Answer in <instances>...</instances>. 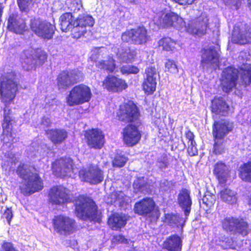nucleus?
Wrapping results in <instances>:
<instances>
[{
    "label": "nucleus",
    "mask_w": 251,
    "mask_h": 251,
    "mask_svg": "<svg viewBox=\"0 0 251 251\" xmlns=\"http://www.w3.org/2000/svg\"><path fill=\"white\" fill-rule=\"evenodd\" d=\"M46 135L54 144H60L67 137V132L63 129H50L46 131Z\"/></svg>",
    "instance_id": "c756f323"
},
{
    "label": "nucleus",
    "mask_w": 251,
    "mask_h": 251,
    "mask_svg": "<svg viewBox=\"0 0 251 251\" xmlns=\"http://www.w3.org/2000/svg\"><path fill=\"white\" fill-rule=\"evenodd\" d=\"M226 5L231 8L237 9L241 5V0H223Z\"/></svg>",
    "instance_id": "8fccbe9b"
},
{
    "label": "nucleus",
    "mask_w": 251,
    "mask_h": 251,
    "mask_svg": "<svg viewBox=\"0 0 251 251\" xmlns=\"http://www.w3.org/2000/svg\"><path fill=\"white\" fill-rule=\"evenodd\" d=\"M49 195L50 202L52 204L61 205L72 200L70 191L61 186L51 188Z\"/></svg>",
    "instance_id": "2eb2a0df"
},
{
    "label": "nucleus",
    "mask_w": 251,
    "mask_h": 251,
    "mask_svg": "<svg viewBox=\"0 0 251 251\" xmlns=\"http://www.w3.org/2000/svg\"><path fill=\"white\" fill-rule=\"evenodd\" d=\"M30 28L36 35L46 40L52 38L55 29L50 23L36 19L31 20Z\"/></svg>",
    "instance_id": "9d476101"
},
{
    "label": "nucleus",
    "mask_w": 251,
    "mask_h": 251,
    "mask_svg": "<svg viewBox=\"0 0 251 251\" xmlns=\"http://www.w3.org/2000/svg\"><path fill=\"white\" fill-rule=\"evenodd\" d=\"M81 0H71L69 5V9L74 13H77L82 8Z\"/></svg>",
    "instance_id": "49530a36"
},
{
    "label": "nucleus",
    "mask_w": 251,
    "mask_h": 251,
    "mask_svg": "<svg viewBox=\"0 0 251 251\" xmlns=\"http://www.w3.org/2000/svg\"><path fill=\"white\" fill-rule=\"evenodd\" d=\"M0 251H19L15 248L14 245L8 242H3L0 248Z\"/></svg>",
    "instance_id": "09e8293b"
},
{
    "label": "nucleus",
    "mask_w": 251,
    "mask_h": 251,
    "mask_svg": "<svg viewBox=\"0 0 251 251\" xmlns=\"http://www.w3.org/2000/svg\"><path fill=\"white\" fill-rule=\"evenodd\" d=\"M127 159V158L123 153H117L112 161L113 166L116 167H122L125 165Z\"/></svg>",
    "instance_id": "a19ab883"
},
{
    "label": "nucleus",
    "mask_w": 251,
    "mask_h": 251,
    "mask_svg": "<svg viewBox=\"0 0 251 251\" xmlns=\"http://www.w3.org/2000/svg\"><path fill=\"white\" fill-rule=\"evenodd\" d=\"M133 187L136 193L147 194L150 192V186L144 177H138L134 180Z\"/></svg>",
    "instance_id": "f704fd0d"
},
{
    "label": "nucleus",
    "mask_w": 251,
    "mask_h": 251,
    "mask_svg": "<svg viewBox=\"0 0 251 251\" xmlns=\"http://www.w3.org/2000/svg\"><path fill=\"white\" fill-rule=\"evenodd\" d=\"M233 123L226 120L215 122L213 126V135L215 138L222 139L232 130Z\"/></svg>",
    "instance_id": "b1692460"
},
{
    "label": "nucleus",
    "mask_w": 251,
    "mask_h": 251,
    "mask_svg": "<svg viewBox=\"0 0 251 251\" xmlns=\"http://www.w3.org/2000/svg\"><path fill=\"white\" fill-rule=\"evenodd\" d=\"M121 38L124 42L131 41L133 44L141 45L147 42L148 36L145 28L140 26L123 33Z\"/></svg>",
    "instance_id": "ddd939ff"
},
{
    "label": "nucleus",
    "mask_w": 251,
    "mask_h": 251,
    "mask_svg": "<svg viewBox=\"0 0 251 251\" xmlns=\"http://www.w3.org/2000/svg\"><path fill=\"white\" fill-rule=\"evenodd\" d=\"M34 172V168L24 164H20L17 169L18 175L23 179L20 189L21 192L25 195L39 191L43 187L41 178Z\"/></svg>",
    "instance_id": "20e7f679"
},
{
    "label": "nucleus",
    "mask_w": 251,
    "mask_h": 251,
    "mask_svg": "<svg viewBox=\"0 0 251 251\" xmlns=\"http://www.w3.org/2000/svg\"><path fill=\"white\" fill-rule=\"evenodd\" d=\"M225 146L222 139L215 138L214 145V151L215 154H221L224 152Z\"/></svg>",
    "instance_id": "a18cd8bd"
},
{
    "label": "nucleus",
    "mask_w": 251,
    "mask_h": 251,
    "mask_svg": "<svg viewBox=\"0 0 251 251\" xmlns=\"http://www.w3.org/2000/svg\"><path fill=\"white\" fill-rule=\"evenodd\" d=\"M7 27L10 31L22 34L25 30L26 25L23 19L12 14L9 17Z\"/></svg>",
    "instance_id": "cd10ccee"
},
{
    "label": "nucleus",
    "mask_w": 251,
    "mask_h": 251,
    "mask_svg": "<svg viewBox=\"0 0 251 251\" xmlns=\"http://www.w3.org/2000/svg\"><path fill=\"white\" fill-rule=\"evenodd\" d=\"M208 19L205 14L189 21L181 30L186 31L191 34H203L205 33L208 25Z\"/></svg>",
    "instance_id": "9b49d317"
},
{
    "label": "nucleus",
    "mask_w": 251,
    "mask_h": 251,
    "mask_svg": "<svg viewBox=\"0 0 251 251\" xmlns=\"http://www.w3.org/2000/svg\"><path fill=\"white\" fill-rule=\"evenodd\" d=\"M117 114L120 120L131 122L138 119L139 113L136 106L132 103L120 105Z\"/></svg>",
    "instance_id": "aec40b11"
},
{
    "label": "nucleus",
    "mask_w": 251,
    "mask_h": 251,
    "mask_svg": "<svg viewBox=\"0 0 251 251\" xmlns=\"http://www.w3.org/2000/svg\"><path fill=\"white\" fill-rule=\"evenodd\" d=\"M176 44V42L169 37L164 38L158 42L159 46L166 51L173 50L175 48Z\"/></svg>",
    "instance_id": "ea45409f"
},
{
    "label": "nucleus",
    "mask_w": 251,
    "mask_h": 251,
    "mask_svg": "<svg viewBox=\"0 0 251 251\" xmlns=\"http://www.w3.org/2000/svg\"><path fill=\"white\" fill-rule=\"evenodd\" d=\"M75 214L78 218L99 222L100 215L92 199L80 196L75 200Z\"/></svg>",
    "instance_id": "39448f33"
},
{
    "label": "nucleus",
    "mask_w": 251,
    "mask_h": 251,
    "mask_svg": "<svg viewBox=\"0 0 251 251\" xmlns=\"http://www.w3.org/2000/svg\"><path fill=\"white\" fill-rule=\"evenodd\" d=\"M190 192L186 189H182L177 197L178 204L184 212L186 217H187L191 211L192 204Z\"/></svg>",
    "instance_id": "bb28decb"
},
{
    "label": "nucleus",
    "mask_w": 251,
    "mask_h": 251,
    "mask_svg": "<svg viewBox=\"0 0 251 251\" xmlns=\"http://www.w3.org/2000/svg\"><path fill=\"white\" fill-rule=\"evenodd\" d=\"M249 204L251 206V198H250V199L249 200Z\"/></svg>",
    "instance_id": "774afa93"
},
{
    "label": "nucleus",
    "mask_w": 251,
    "mask_h": 251,
    "mask_svg": "<svg viewBox=\"0 0 251 251\" xmlns=\"http://www.w3.org/2000/svg\"><path fill=\"white\" fill-rule=\"evenodd\" d=\"M251 83V65L243 64L238 69L229 67L223 72L221 84L223 90L228 93L237 84L246 87Z\"/></svg>",
    "instance_id": "f257e3e1"
},
{
    "label": "nucleus",
    "mask_w": 251,
    "mask_h": 251,
    "mask_svg": "<svg viewBox=\"0 0 251 251\" xmlns=\"http://www.w3.org/2000/svg\"><path fill=\"white\" fill-rule=\"evenodd\" d=\"M101 48L99 49H96L95 50L93 51V53L91 57L92 60L96 61V59L98 58V57L97 56V54L99 53V50Z\"/></svg>",
    "instance_id": "0e129e2a"
},
{
    "label": "nucleus",
    "mask_w": 251,
    "mask_h": 251,
    "mask_svg": "<svg viewBox=\"0 0 251 251\" xmlns=\"http://www.w3.org/2000/svg\"><path fill=\"white\" fill-rule=\"evenodd\" d=\"M114 240L115 241L118 242L119 243H124L126 240L124 236L122 235L114 236Z\"/></svg>",
    "instance_id": "e2e57ef3"
},
{
    "label": "nucleus",
    "mask_w": 251,
    "mask_h": 251,
    "mask_svg": "<svg viewBox=\"0 0 251 251\" xmlns=\"http://www.w3.org/2000/svg\"><path fill=\"white\" fill-rule=\"evenodd\" d=\"M103 86L108 91L122 92L128 87L125 80L112 75L107 76L103 82Z\"/></svg>",
    "instance_id": "4be33fe9"
},
{
    "label": "nucleus",
    "mask_w": 251,
    "mask_h": 251,
    "mask_svg": "<svg viewBox=\"0 0 251 251\" xmlns=\"http://www.w3.org/2000/svg\"><path fill=\"white\" fill-rule=\"evenodd\" d=\"M212 112L216 114L225 116L229 109V106L222 97L215 98L212 101Z\"/></svg>",
    "instance_id": "c85d7f7f"
},
{
    "label": "nucleus",
    "mask_w": 251,
    "mask_h": 251,
    "mask_svg": "<svg viewBox=\"0 0 251 251\" xmlns=\"http://www.w3.org/2000/svg\"><path fill=\"white\" fill-rule=\"evenodd\" d=\"M29 52H33L31 56L27 57L25 60V63L27 65L24 66L27 70L35 69L36 66L43 64L47 59V54L45 51L41 49L36 50H25V55L29 54Z\"/></svg>",
    "instance_id": "a211bd4d"
},
{
    "label": "nucleus",
    "mask_w": 251,
    "mask_h": 251,
    "mask_svg": "<svg viewBox=\"0 0 251 251\" xmlns=\"http://www.w3.org/2000/svg\"><path fill=\"white\" fill-rule=\"evenodd\" d=\"M3 216L5 218L8 222L9 223L13 217L12 210L10 209L7 208L3 214Z\"/></svg>",
    "instance_id": "4d7b16f0"
},
{
    "label": "nucleus",
    "mask_w": 251,
    "mask_h": 251,
    "mask_svg": "<svg viewBox=\"0 0 251 251\" xmlns=\"http://www.w3.org/2000/svg\"><path fill=\"white\" fill-rule=\"evenodd\" d=\"M127 218L125 215L117 213L112 215L108 219V224L113 230H118L126 224Z\"/></svg>",
    "instance_id": "2f4dec72"
},
{
    "label": "nucleus",
    "mask_w": 251,
    "mask_h": 251,
    "mask_svg": "<svg viewBox=\"0 0 251 251\" xmlns=\"http://www.w3.org/2000/svg\"><path fill=\"white\" fill-rule=\"evenodd\" d=\"M112 50L116 53L119 60L123 62H132L136 55V52L134 50L125 47L124 45L121 46L120 48L113 47Z\"/></svg>",
    "instance_id": "a878e982"
},
{
    "label": "nucleus",
    "mask_w": 251,
    "mask_h": 251,
    "mask_svg": "<svg viewBox=\"0 0 251 251\" xmlns=\"http://www.w3.org/2000/svg\"><path fill=\"white\" fill-rule=\"evenodd\" d=\"M186 138L188 140L187 144L190 143V141H192L193 142H195L194 140V135L190 131H188L186 133Z\"/></svg>",
    "instance_id": "052dcab7"
},
{
    "label": "nucleus",
    "mask_w": 251,
    "mask_h": 251,
    "mask_svg": "<svg viewBox=\"0 0 251 251\" xmlns=\"http://www.w3.org/2000/svg\"><path fill=\"white\" fill-rule=\"evenodd\" d=\"M239 176L246 182H251V162L244 163L239 168Z\"/></svg>",
    "instance_id": "e433bc0d"
},
{
    "label": "nucleus",
    "mask_w": 251,
    "mask_h": 251,
    "mask_svg": "<svg viewBox=\"0 0 251 251\" xmlns=\"http://www.w3.org/2000/svg\"><path fill=\"white\" fill-rule=\"evenodd\" d=\"M223 229L230 234L239 233L247 235L249 231L248 223L242 218L233 216H226L221 221Z\"/></svg>",
    "instance_id": "423d86ee"
},
{
    "label": "nucleus",
    "mask_w": 251,
    "mask_h": 251,
    "mask_svg": "<svg viewBox=\"0 0 251 251\" xmlns=\"http://www.w3.org/2000/svg\"><path fill=\"white\" fill-rule=\"evenodd\" d=\"M57 101L55 100H52L51 102L47 103L46 105V108H49L50 110H54L57 107Z\"/></svg>",
    "instance_id": "bf43d9fd"
},
{
    "label": "nucleus",
    "mask_w": 251,
    "mask_h": 251,
    "mask_svg": "<svg viewBox=\"0 0 251 251\" xmlns=\"http://www.w3.org/2000/svg\"><path fill=\"white\" fill-rule=\"evenodd\" d=\"M92 97L90 88L84 84L74 87L67 97L68 105L73 106L89 101Z\"/></svg>",
    "instance_id": "0eeeda50"
},
{
    "label": "nucleus",
    "mask_w": 251,
    "mask_h": 251,
    "mask_svg": "<svg viewBox=\"0 0 251 251\" xmlns=\"http://www.w3.org/2000/svg\"><path fill=\"white\" fill-rule=\"evenodd\" d=\"M139 69L137 67L131 66L130 67V74H136L139 72Z\"/></svg>",
    "instance_id": "69168bd1"
},
{
    "label": "nucleus",
    "mask_w": 251,
    "mask_h": 251,
    "mask_svg": "<svg viewBox=\"0 0 251 251\" xmlns=\"http://www.w3.org/2000/svg\"><path fill=\"white\" fill-rule=\"evenodd\" d=\"M162 24L164 27L174 26L178 30H182L185 25V22L176 14L171 12L166 14L162 18Z\"/></svg>",
    "instance_id": "393cba45"
},
{
    "label": "nucleus",
    "mask_w": 251,
    "mask_h": 251,
    "mask_svg": "<svg viewBox=\"0 0 251 251\" xmlns=\"http://www.w3.org/2000/svg\"><path fill=\"white\" fill-rule=\"evenodd\" d=\"M171 186V183L167 180L164 179L161 181L160 189L162 191H166L168 190Z\"/></svg>",
    "instance_id": "864d4df0"
},
{
    "label": "nucleus",
    "mask_w": 251,
    "mask_h": 251,
    "mask_svg": "<svg viewBox=\"0 0 251 251\" xmlns=\"http://www.w3.org/2000/svg\"><path fill=\"white\" fill-rule=\"evenodd\" d=\"M130 67L131 65H129L123 66L121 69L122 73L123 74H130Z\"/></svg>",
    "instance_id": "680f3d73"
},
{
    "label": "nucleus",
    "mask_w": 251,
    "mask_h": 251,
    "mask_svg": "<svg viewBox=\"0 0 251 251\" xmlns=\"http://www.w3.org/2000/svg\"><path fill=\"white\" fill-rule=\"evenodd\" d=\"M231 41L235 44H245L251 42V26L248 25L235 26Z\"/></svg>",
    "instance_id": "f3484780"
},
{
    "label": "nucleus",
    "mask_w": 251,
    "mask_h": 251,
    "mask_svg": "<svg viewBox=\"0 0 251 251\" xmlns=\"http://www.w3.org/2000/svg\"><path fill=\"white\" fill-rule=\"evenodd\" d=\"M80 178L91 184L101 183L104 179L103 172L97 166L91 165L79 171Z\"/></svg>",
    "instance_id": "f8f14e48"
},
{
    "label": "nucleus",
    "mask_w": 251,
    "mask_h": 251,
    "mask_svg": "<svg viewBox=\"0 0 251 251\" xmlns=\"http://www.w3.org/2000/svg\"><path fill=\"white\" fill-rule=\"evenodd\" d=\"M82 79V74L77 70L64 71L57 77V86L59 89H66L72 84Z\"/></svg>",
    "instance_id": "dca6fc26"
},
{
    "label": "nucleus",
    "mask_w": 251,
    "mask_h": 251,
    "mask_svg": "<svg viewBox=\"0 0 251 251\" xmlns=\"http://www.w3.org/2000/svg\"><path fill=\"white\" fill-rule=\"evenodd\" d=\"M123 137L124 142L126 145L133 146L140 140L141 134L136 126L129 125L124 129Z\"/></svg>",
    "instance_id": "5701e85b"
},
{
    "label": "nucleus",
    "mask_w": 251,
    "mask_h": 251,
    "mask_svg": "<svg viewBox=\"0 0 251 251\" xmlns=\"http://www.w3.org/2000/svg\"><path fill=\"white\" fill-rule=\"evenodd\" d=\"M51 124V121L50 118L48 117H43L40 123L41 128H45L50 126Z\"/></svg>",
    "instance_id": "5fc2aeb1"
},
{
    "label": "nucleus",
    "mask_w": 251,
    "mask_h": 251,
    "mask_svg": "<svg viewBox=\"0 0 251 251\" xmlns=\"http://www.w3.org/2000/svg\"><path fill=\"white\" fill-rule=\"evenodd\" d=\"M156 81L146 79L143 84V89L146 93L152 94L156 89Z\"/></svg>",
    "instance_id": "79ce46f5"
},
{
    "label": "nucleus",
    "mask_w": 251,
    "mask_h": 251,
    "mask_svg": "<svg viewBox=\"0 0 251 251\" xmlns=\"http://www.w3.org/2000/svg\"><path fill=\"white\" fill-rule=\"evenodd\" d=\"M220 195L221 199L228 204H234L237 201L236 193L228 188L222 189L220 192Z\"/></svg>",
    "instance_id": "72a5a7b5"
},
{
    "label": "nucleus",
    "mask_w": 251,
    "mask_h": 251,
    "mask_svg": "<svg viewBox=\"0 0 251 251\" xmlns=\"http://www.w3.org/2000/svg\"><path fill=\"white\" fill-rule=\"evenodd\" d=\"M52 170L58 177L71 176L72 174H75L78 171L73 160L70 157L61 158L55 160L52 164Z\"/></svg>",
    "instance_id": "1a4fd4ad"
},
{
    "label": "nucleus",
    "mask_w": 251,
    "mask_h": 251,
    "mask_svg": "<svg viewBox=\"0 0 251 251\" xmlns=\"http://www.w3.org/2000/svg\"><path fill=\"white\" fill-rule=\"evenodd\" d=\"M114 196L115 197L116 200L119 201L120 203H121L124 200L125 194L122 191L116 192L114 194Z\"/></svg>",
    "instance_id": "6e6d98bb"
},
{
    "label": "nucleus",
    "mask_w": 251,
    "mask_h": 251,
    "mask_svg": "<svg viewBox=\"0 0 251 251\" xmlns=\"http://www.w3.org/2000/svg\"><path fill=\"white\" fill-rule=\"evenodd\" d=\"M169 165V160L166 155L161 156L156 162V166L161 170L166 169L168 167Z\"/></svg>",
    "instance_id": "c03bdc74"
},
{
    "label": "nucleus",
    "mask_w": 251,
    "mask_h": 251,
    "mask_svg": "<svg viewBox=\"0 0 251 251\" xmlns=\"http://www.w3.org/2000/svg\"><path fill=\"white\" fill-rule=\"evenodd\" d=\"M218 48L210 47L201 50V64L204 68L216 69L218 67L219 53Z\"/></svg>",
    "instance_id": "4468645a"
},
{
    "label": "nucleus",
    "mask_w": 251,
    "mask_h": 251,
    "mask_svg": "<svg viewBox=\"0 0 251 251\" xmlns=\"http://www.w3.org/2000/svg\"><path fill=\"white\" fill-rule=\"evenodd\" d=\"M61 30L67 32L71 31L75 38H79L86 32V27L92 26L94 24L93 17L88 15H79L74 19L71 12H66L59 18Z\"/></svg>",
    "instance_id": "f03ea898"
},
{
    "label": "nucleus",
    "mask_w": 251,
    "mask_h": 251,
    "mask_svg": "<svg viewBox=\"0 0 251 251\" xmlns=\"http://www.w3.org/2000/svg\"><path fill=\"white\" fill-rule=\"evenodd\" d=\"M213 172L220 183H224L229 176V169L224 163L220 161L215 165Z\"/></svg>",
    "instance_id": "7c9ffc66"
},
{
    "label": "nucleus",
    "mask_w": 251,
    "mask_h": 251,
    "mask_svg": "<svg viewBox=\"0 0 251 251\" xmlns=\"http://www.w3.org/2000/svg\"><path fill=\"white\" fill-rule=\"evenodd\" d=\"M216 201V196L209 192H206L203 198L200 200L201 208L207 211L212 206Z\"/></svg>",
    "instance_id": "c9c22d12"
},
{
    "label": "nucleus",
    "mask_w": 251,
    "mask_h": 251,
    "mask_svg": "<svg viewBox=\"0 0 251 251\" xmlns=\"http://www.w3.org/2000/svg\"><path fill=\"white\" fill-rule=\"evenodd\" d=\"M180 5H185L186 4H192L194 3L197 0H172Z\"/></svg>",
    "instance_id": "13d9d810"
},
{
    "label": "nucleus",
    "mask_w": 251,
    "mask_h": 251,
    "mask_svg": "<svg viewBox=\"0 0 251 251\" xmlns=\"http://www.w3.org/2000/svg\"><path fill=\"white\" fill-rule=\"evenodd\" d=\"M164 248L170 251H181L182 240L177 235L169 237L164 243Z\"/></svg>",
    "instance_id": "473e14b6"
},
{
    "label": "nucleus",
    "mask_w": 251,
    "mask_h": 251,
    "mask_svg": "<svg viewBox=\"0 0 251 251\" xmlns=\"http://www.w3.org/2000/svg\"><path fill=\"white\" fill-rule=\"evenodd\" d=\"M166 71L169 72L171 73L176 74L178 72V69L176 65L173 60H168L165 64Z\"/></svg>",
    "instance_id": "de8ad7c7"
},
{
    "label": "nucleus",
    "mask_w": 251,
    "mask_h": 251,
    "mask_svg": "<svg viewBox=\"0 0 251 251\" xmlns=\"http://www.w3.org/2000/svg\"><path fill=\"white\" fill-rule=\"evenodd\" d=\"M52 223L54 231L61 235H70L74 233L77 228L74 219L63 215L55 216Z\"/></svg>",
    "instance_id": "6e6552de"
},
{
    "label": "nucleus",
    "mask_w": 251,
    "mask_h": 251,
    "mask_svg": "<svg viewBox=\"0 0 251 251\" xmlns=\"http://www.w3.org/2000/svg\"><path fill=\"white\" fill-rule=\"evenodd\" d=\"M145 73L146 75V79L153 80L156 81L157 77L158 76V73L154 67L150 66L146 69Z\"/></svg>",
    "instance_id": "37998d69"
},
{
    "label": "nucleus",
    "mask_w": 251,
    "mask_h": 251,
    "mask_svg": "<svg viewBox=\"0 0 251 251\" xmlns=\"http://www.w3.org/2000/svg\"><path fill=\"white\" fill-rule=\"evenodd\" d=\"M96 66L99 68L112 72L115 68V61L112 57L109 56L107 60H101L96 62Z\"/></svg>",
    "instance_id": "58836bf2"
},
{
    "label": "nucleus",
    "mask_w": 251,
    "mask_h": 251,
    "mask_svg": "<svg viewBox=\"0 0 251 251\" xmlns=\"http://www.w3.org/2000/svg\"><path fill=\"white\" fill-rule=\"evenodd\" d=\"M18 78L17 75L13 72L4 73L0 77V93L2 101L6 106L4 108V123L3 128H7L10 124L11 118L8 116L10 110L6 104L10 103L15 98L17 91Z\"/></svg>",
    "instance_id": "7ed1b4c3"
},
{
    "label": "nucleus",
    "mask_w": 251,
    "mask_h": 251,
    "mask_svg": "<svg viewBox=\"0 0 251 251\" xmlns=\"http://www.w3.org/2000/svg\"><path fill=\"white\" fill-rule=\"evenodd\" d=\"M155 206L152 199L146 198L137 202L134 206V211L136 214L144 217H151Z\"/></svg>",
    "instance_id": "412c9836"
},
{
    "label": "nucleus",
    "mask_w": 251,
    "mask_h": 251,
    "mask_svg": "<svg viewBox=\"0 0 251 251\" xmlns=\"http://www.w3.org/2000/svg\"><path fill=\"white\" fill-rule=\"evenodd\" d=\"M188 144V150L187 151L189 154L190 156H194L197 155L198 154V150L196 147V142H193L192 141H190V143Z\"/></svg>",
    "instance_id": "3c124183"
},
{
    "label": "nucleus",
    "mask_w": 251,
    "mask_h": 251,
    "mask_svg": "<svg viewBox=\"0 0 251 251\" xmlns=\"http://www.w3.org/2000/svg\"><path fill=\"white\" fill-rule=\"evenodd\" d=\"M165 222L171 226H178V225L183 226L184 221L179 214L171 213L166 214Z\"/></svg>",
    "instance_id": "4c0bfd02"
},
{
    "label": "nucleus",
    "mask_w": 251,
    "mask_h": 251,
    "mask_svg": "<svg viewBox=\"0 0 251 251\" xmlns=\"http://www.w3.org/2000/svg\"><path fill=\"white\" fill-rule=\"evenodd\" d=\"M85 138L88 145L91 148L101 149L104 143V135L98 128H93L85 131Z\"/></svg>",
    "instance_id": "6ab92c4d"
},
{
    "label": "nucleus",
    "mask_w": 251,
    "mask_h": 251,
    "mask_svg": "<svg viewBox=\"0 0 251 251\" xmlns=\"http://www.w3.org/2000/svg\"><path fill=\"white\" fill-rule=\"evenodd\" d=\"M36 0H17V2L20 10L23 11L26 9L30 3L34 2Z\"/></svg>",
    "instance_id": "603ef678"
},
{
    "label": "nucleus",
    "mask_w": 251,
    "mask_h": 251,
    "mask_svg": "<svg viewBox=\"0 0 251 251\" xmlns=\"http://www.w3.org/2000/svg\"><path fill=\"white\" fill-rule=\"evenodd\" d=\"M248 4H249V7L251 10V0H248Z\"/></svg>",
    "instance_id": "338daca9"
}]
</instances>
